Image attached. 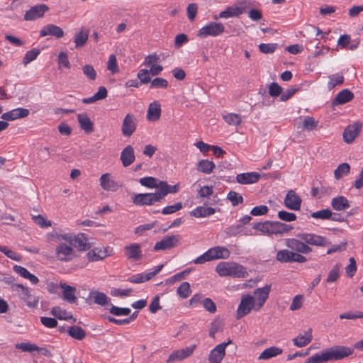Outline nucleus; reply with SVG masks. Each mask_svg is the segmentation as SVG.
Here are the masks:
<instances>
[{
	"label": "nucleus",
	"mask_w": 363,
	"mask_h": 363,
	"mask_svg": "<svg viewBox=\"0 0 363 363\" xmlns=\"http://www.w3.org/2000/svg\"><path fill=\"white\" fill-rule=\"evenodd\" d=\"M253 229L261 232L267 236H282L288 233L294 227L291 225L286 224L280 221L265 220L264 222L255 223L252 225Z\"/></svg>",
	"instance_id": "obj_1"
},
{
	"label": "nucleus",
	"mask_w": 363,
	"mask_h": 363,
	"mask_svg": "<svg viewBox=\"0 0 363 363\" xmlns=\"http://www.w3.org/2000/svg\"><path fill=\"white\" fill-rule=\"evenodd\" d=\"M216 272L220 277L245 278L248 276L246 268L237 262H220L216 267Z\"/></svg>",
	"instance_id": "obj_2"
},
{
	"label": "nucleus",
	"mask_w": 363,
	"mask_h": 363,
	"mask_svg": "<svg viewBox=\"0 0 363 363\" xmlns=\"http://www.w3.org/2000/svg\"><path fill=\"white\" fill-rule=\"evenodd\" d=\"M296 236L301 240L305 241L308 246L310 247L316 246L325 247L331 245L330 239L315 233H298Z\"/></svg>",
	"instance_id": "obj_3"
},
{
	"label": "nucleus",
	"mask_w": 363,
	"mask_h": 363,
	"mask_svg": "<svg viewBox=\"0 0 363 363\" xmlns=\"http://www.w3.org/2000/svg\"><path fill=\"white\" fill-rule=\"evenodd\" d=\"M224 32L225 27L222 23L211 21L199 30L197 36L201 38H206L208 36L216 37L222 35Z\"/></svg>",
	"instance_id": "obj_4"
},
{
	"label": "nucleus",
	"mask_w": 363,
	"mask_h": 363,
	"mask_svg": "<svg viewBox=\"0 0 363 363\" xmlns=\"http://www.w3.org/2000/svg\"><path fill=\"white\" fill-rule=\"evenodd\" d=\"M354 349L342 345H335L326 349L329 361L342 359L354 353Z\"/></svg>",
	"instance_id": "obj_5"
},
{
	"label": "nucleus",
	"mask_w": 363,
	"mask_h": 363,
	"mask_svg": "<svg viewBox=\"0 0 363 363\" xmlns=\"http://www.w3.org/2000/svg\"><path fill=\"white\" fill-rule=\"evenodd\" d=\"M132 200L136 206H150L161 201L158 190L154 193L136 194L133 196Z\"/></svg>",
	"instance_id": "obj_6"
},
{
	"label": "nucleus",
	"mask_w": 363,
	"mask_h": 363,
	"mask_svg": "<svg viewBox=\"0 0 363 363\" xmlns=\"http://www.w3.org/2000/svg\"><path fill=\"white\" fill-rule=\"evenodd\" d=\"M179 235H172L164 237L162 240L157 242L154 246L155 251L166 250L172 249L179 245L180 242Z\"/></svg>",
	"instance_id": "obj_7"
},
{
	"label": "nucleus",
	"mask_w": 363,
	"mask_h": 363,
	"mask_svg": "<svg viewBox=\"0 0 363 363\" xmlns=\"http://www.w3.org/2000/svg\"><path fill=\"white\" fill-rule=\"evenodd\" d=\"M255 307V299L250 295H244L237 310V318H241L250 313Z\"/></svg>",
	"instance_id": "obj_8"
},
{
	"label": "nucleus",
	"mask_w": 363,
	"mask_h": 363,
	"mask_svg": "<svg viewBox=\"0 0 363 363\" xmlns=\"http://www.w3.org/2000/svg\"><path fill=\"white\" fill-rule=\"evenodd\" d=\"M264 177L265 178L271 177L270 174H259L255 172H245L238 174L236 176V181L240 184H252L257 183L259 179Z\"/></svg>",
	"instance_id": "obj_9"
},
{
	"label": "nucleus",
	"mask_w": 363,
	"mask_h": 363,
	"mask_svg": "<svg viewBox=\"0 0 363 363\" xmlns=\"http://www.w3.org/2000/svg\"><path fill=\"white\" fill-rule=\"evenodd\" d=\"M286 246L291 251L302 254L311 253L313 250L311 247L308 246L305 241L298 238H289L286 240Z\"/></svg>",
	"instance_id": "obj_10"
},
{
	"label": "nucleus",
	"mask_w": 363,
	"mask_h": 363,
	"mask_svg": "<svg viewBox=\"0 0 363 363\" xmlns=\"http://www.w3.org/2000/svg\"><path fill=\"white\" fill-rule=\"evenodd\" d=\"M15 286L18 288L19 293L18 294L20 298L26 302L28 307L35 308L38 306L39 298L33 296L28 287L24 286L23 284Z\"/></svg>",
	"instance_id": "obj_11"
},
{
	"label": "nucleus",
	"mask_w": 363,
	"mask_h": 363,
	"mask_svg": "<svg viewBox=\"0 0 363 363\" xmlns=\"http://www.w3.org/2000/svg\"><path fill=\"white\" fill-rule=\"evenodd\" d=\"M232 343V340H229L226 342L216 346L208 355V360L210 363H220L225 355V347L227 345Z\"/></svg>",
	"instance_id": "obj_12"
},
{
	"label": "nucleus",
	"mask_w": 363,
	"mask_h": 363,
	"mask_svg": "<svg viewBox=\"0 0 363 363\" xmlns=\"http://www.w3.org/2000/svg\"><path fill=\"white\" fill-rule=\"evenodd\" d=\"M137 128V118L134 115L128 113L123 120L121 132L125 137L131 136Z\"/></svg>",
	"instance_id": "obj_13"
},
{
	"label": "nucleus",
	"mask_w": 363,
	"mask_h": 363,
	"mask_svg": "<svg viewBox=\"0 0 363 363\" xmlns=\"http://www.w3.org/2000/svg\"><path fill=\"white\" fill-rule=\"evenodd\" d=\"M302 200L301 197L292 189L289 190L284 200V206L294 211H298L301 208Z\"/></svg>",
	"instance_id": "obj_14"
},
{
	"label": "nucleus",
	"mask_w": 363,
	"mask_h": 363,
	"mask_svg": "<svg viewBox=\"0 0 363 363\" xmlns=\"http://www.w3.org/2000/svg\"><path fill=\"white\" fill-rule=\"evenodd\" d=\"M55 255L59 260L68 262L74 257V252L71 246L65 243H60L55 248Z\"/></svg>",
	"instance_id": "obj_15"
},
{
	"label": "nucleus",
	"mask_w": 363,
	"mask_h": 363,
	"mask_svg": "<svg viewBox=\"0 0 363 363\" xmlns=\"http://www.w3.org/2000/svg\"><path fill=\"white\" fill-rule=\"evenodd\" d=\"M49 10L46 4H38L30 7V9L24 14L25 21H34L44 16L45 13Z\"/></svg>",
	"instance_id": "obj_16"
},
{
	"label": "nucleus",
	"mask_w": 363,
	"mask_h": 363,
	"mask_svg": "<svg viewBox=\"0 0 363 363\" xmlns=\"http://www.w3.org/2000/svg\"><path fill=\"white\" fill-rule=\"evenodd\" d=\"M196 347V345H192L185 348L172 352L169 356L167 363H172L174 360H182L189 357L193 354Z\"/></svg>",
	"instance_id": "obj_17"
},
{
	"label": "nucleus",
	"mask_w": 363,
	"mask_h": 363,
	"mask_svg": "<svg viewBox=\"0 0 363 363\" xmlns=\"http://www.w3.org/2000/svg\"><path fill=\"white\" fill-rule=\"evenodd\" d=\"M361 130L362 124L360 123H354L352 125H348L342 134L344 141L347 144L352 143L359 135Z\"/></svg>",
	"instance_id": "obj_18"
},
{
	"label": "nucleus",
	"mask_w": 363,
	"mask_h": 363,
	"mask_svg": "<svg viewBox=\"0 0 363 363\" xmlns=\"http://www.w3.org/2000/svg\"><path fill=\"white\" fill-rule=\"evenodd\" d=\"M125 257L132 261L140 260L143 257L141 246L138 243H133L124 247Z\"/></svg>",
	"instance_id": "obj_19"
},
{
	"label": "nucleus",
	"mask_w": 363,
	"mask_h": 363,
	"mask_svg": "<svg viewBox=\"0 0 363 363\" xmlns=\"http://www.w3.org/2000/svg\"><path fill=\"white\" fill-rule=\"evenodd\" d=\"M69 243L70 245L77 248L79 251L89 250L91 246L88 240L84 233H79L77 235H72Z\"/></svg>",
	"instance_id": "obj_20"
},
{
	"label": "nucleus",
	"mask_w": 363,
	"mask_h": 363,
	"mask_svg": "<svg viewBox=\"0 0 363 363\" xmlns=\"http://www.w3.org/2000/svg\"><path fill=\"white\" fill-rule=\"evenodd\" d=\"M245 6H229L225 10L221 11L218 16H214V19L228 18L233 17H238L240 14L245 13Z\"/></svg>",
	"instance_id": "obj_21"
},
{
	"label": "nucleus",
	"mask_w": 363,
	"mask_h": 363,
	"mask_svg": "<svg viewBox=\"0 0 363 363\" xmlns=\"http://www.w3.org/2000/svg\"><path fill=\"white\" fill-rule=\"evenodd\" d=\"M60 287L62 290V299L69 303H76L77 298L75 295L77 289L66 283H60Z\"/></svg>",
	"instance_id": "obj_22"
},
{
	"label": "nucleus",
	"mask_w": 363,
	"mask_h": 363,
	"mask_svg": "<svg viewBox=\"0 0 363 363\" xmlns=\"http://www.w3.org/2000/svg\"><path fill=\"white\" fill-rule=\"evenodd\" d=\"M65 33L63 30L54 24H48L43 27L40 30V36L45 37L47 35L54 36L56 38H61L64 36Z\"/></svg>",
	"instance_id": "obj_23"
},
{
	"label": "nucleus",
	"mask_w": 363,
	"mask_h": 363,
	"mask_svg": "<svg viewBox=\"0 0 363 363\" xmlns=\"http://www.w3.org/2000/svg\"><path fill=\"white\" fill-rule=\"evenodd\" d=\"M354 94L348 89L341 90L332 101V106L342 105L351 101L354 99Z\"/></svg>",
	"instance_id": "obj_24"
},
{
	"label": "nucleus",
	"mask_w": 363,
	"mask_h": 363,
	"mask_svg": "<svg viewBox=\"0 0 363 363\" xmlns=\"http://www.w3.org/2000/svg\"><path fill=\"white\" fill-rule=\"evenodd\" d=\"M30 111L27 108H17L10 111L4 113L1 118L6 121H14L18 118H25L28 116Z\"/></svg>",
	"instance_id": "obj_25"
},
{
	"label": "nucleus",
	"mask_w": 363,
	"mask_h": 363,
	"mask_svg": "<svg viewBox=\"0 0 363 363\" xmlns=\"http://www.w3.org/2000/svg\"><path fill=\"white\" fill-rule=\"evenodd\" d=\"M135 157L134 149L130 145H127L121 153L120 160L123 167H127L133 163Z\"/></svg>",
	"instance_id": "obj_26"
},
{
	"label": "nucleus",
	"mask_w": 363,
	"mask_h": 363,
	"mask_svg": "<svg viewBox=\"0 0 363 363\" xmlns=\"http://www.w3.org/2000/svg\"><path fill=\"white\" fill-rule=\"evenodd\" d=\"M271 290V285H265L264 287L258 288L255 290L254 294L257 299V308L256 310L261 308L269 297Z\"/></svg>",
	"instance_id": "obj_27"
},
{
	"label": "nucleus",
	"mask_w": 363,
	"mask_h": 363,
	"mask_svg": "<svg viewBox=\"0 0 363 363\" xmlns=\"http://www.w3.org/2000/svg\"><path fill=\"white\" fill-rule=\"evenodd\" d=\"M87 258L90 262H96L104 259L108 256V252L106 248L104 247H94L89 250L86 254Z\"/></svg>",
	"instance_id": "obj_28"
},
{
	"label": "nucleus",
	"mask_w": 363,
	"mask_h": 363,
	"mask_svg": "<svg viewBox=\"0 0 363 363\" xmlns=\"http://www.w3.org/2000/svg\"><path fill=\"white\" fill-rule=\"evenodd\" d=\"M77 121L79 123L80 128L86 133L89 134L94 130V123L86 113L78 114Z\"/></svg>",
	"instance_id": "obj_29"
},
{
	"label": "nucleus",
	"mask_w": 363,
	"mask_h": 363,
	"mask_svg": "<svg viewBox=\"0 0 363 363\" xmlns=\"http://www.w3.org/2000/svg\"><path fill=\"white\" fill-rule=\"evenodd\" d=\"M50 314L55 318L59 320H72V323L76 322V318L70 312H67L65 309H62L60 306H54L50 311Z\"/></svg>",
	"instance_id": "obj_30"
},
{
	"label": "nucleus",
	"mask_w": 363,
	"mask_h": 363,
	"mask_svg": "<svg viewBox=\"0 0 363 363\" xmlns=\"http://www.w3.org/2000/svg\"><path fill=\"white\" fill-rule=\"evenodd\" d=\"M179 190V184H175L171 186L167 184L165 181H160L159 183V189L158 192L161 199V201L168 194H175L177 193Z\"/></svg>",
	"instance_id": "obj_31"
},
{
	"label": "nucleus",
	"mask_w": 363,
	"mask_h": 363,
	"mask_svg": "<svg viewBox=\"0 0 363 363\" xmlns=\"http://www.w3.org/2000/svg\"><path fill=\"white\" fill-rule=\"evenodd\" d=\"M212 260L218 259H228L230 252L225 247L216 246L208 250Z\"/></svg>",
	"instance_id": "obj_32"
},
{
	"label": "nucleus",
	"mask_w": 363,
	"mask_h": 363,
	"mask_svg": "<svg viewBox=\"0 0 363 363\" xmlns=\"http://www.w3.org/2000/svg\"><path fill=\"white\" fill-rule=\"evenodd\" d=\"M161 111L160 104L158 101H155L149 105L147 118L149 121H157L161 116Z\"/></svg>",
	"instance_id": "obj_33"
},
{
	"label": "nucleus",
	"mask_w": 363,
	"mask_h": 363,
	"mask_svg": "<svg viewBox=\"0 0 363 363\" xmlns=\"http://www.w3.org/2000/svg\"><path fill=\"white\" fill-rule=\"evenodd\" d=\"M99 180L101 186L106 191H116L118 188V184L111 178L108 173L102 174Z\"/></svg>",
	"instance_id": "obj_34"
},
{
	"label": "nucleus",
	"mask_w": 363,
	"mask_h": 363,
	"mask_svg": "<svg viewBox=\"0 0 363 363\" xmlns=\"http://www.w3.org/2000/svg\"><path fill=\"white\" fill-rule=\"evenodd\" d=\"M89 30L85 28H82L81 30L76 33L74 38L76 48H80L85 45L89 38Z\"/></svg>",
	"instance_id": "obj_35"
},
{
	"label": "nucleus",
	"mask_w": 363,
	"mask_h": 363,
	"mask_svg": "<svg viewBox=\"0 0 363 363\" xmlns=\"http://www.w3.org/2000/svg\"><path fill=\"white\" fill-rule=\"evenodd\" d=\"M216 213L212 207L198 206L190 212V215L195 218H204Z\"/></svg>",
	"instance_id": "obj_36"
},
{
	"label": "nucleus",
	"mask_w": 363,
	"mask_h": 363,
	"mask_svg": "<svg viewBox=\"0 0 363 363\" xmlns=\"http://www.w3.org/2000/svg\"><path fill=\"white\" fill-rule=\"evenodd\" d=\"M305 333V335H299L293 339V342L294 345L298 347H302L307 345L311 342L313 339L311 328H309L308 331H306Z\"/></svg>",
	"instance_id": "obj_37"
},
{
	"label": "nucleus",
	"mask_w": 363,
	"mask_h": 363,
	"mask_svg": "<svg viewBox=\"0 0 363 363\" xmlns=\"http://www.w3.org/2000/svg\"><path fill=\"white\" fill-rule=\"evenodd\" d=\"M331 206L336 211H344L350 208L348 200L343 196L333 198L331 201Z\"/></svg>",
	"instance_id": "obj_38"
},
{
	"label": "nucleus",
	"mask_w": 363,
	"mask_h": 363,
	"mask_svg": "<svg viewBox=\"0 0 363 363\" xmlns=\"http://www.w3.org/2000/svg\"><path fill=\"white\" fill-rule=\"evenodd\" d=\"M282 349L272 346L265 349L259 356V359H269L282 353Z\"/></svg>",
	"instance_id": "obj_39"
},
{
	"label": "nucleus",
	"mask_w": 363,
	"mask_h": 363,
	"mask_svg": "<svg viewBox=\"0 0 363 363\" xmlns=\"http://www.w3.org/2000/svg\"><path fill=\"white\" fill-rule=\"evenodd\" d=\"M216 167L213 162L208 160H201L197 164V170L204 174H211Z\"/></svg>",
	"instance_id": "obj_40"
},
{
	"label": "nucleus",
	"mask_w": 363,
	"mask_h": 363,
	"mask_svg": "<svg viewBox=\"0 0 363 363\" xmlns=\"http://www.w3.org/2000/svg\"><path fill=\"white\" fill-rule=\"evenodd\" d=\"M293 251L284 249L278 250L276 255V259L281 263H292Z\"/></svg>",
	"instance_id": "obj_41"
},
{
	"label": "nucleus",
	"mask_w": 363,
	"mask_h": 363,
	"mask_svg": "<svg viewBox=\"0 0 363 363\" xmlns=\"http://www.w3.org/2000/svg\"><path fill=\"white\" fill-rule=\"evenodd\" d=\"M68 335L74 339L82 340L86 337L85 330L77 325H72L67 330Z\"/></svg>",
	"instance_id": "obj_42"
},
{
	"label": "nucleus",
	"mask_w": 363,
	"mask_h": 363,
	"mask_svg": "<svg viewBox=\"0 0 363 363\" xmlns=\"http://www.w3.org/2000/svg\"><path fill=\"white\" fill-rule=\"evenodd\" d=\"M328 361L327 351L325 350L308 358L305 363H324Z\"/></svg>",
	"instance_id": "obj_43"
},
{
	"label": "nucleus",
	"mask_w": 363,
	"mask_h": 363,
	"mask_svg": "<svg viewBox=\"0 0 363 363\" xmlns=\"http://www.w3.org/2000/svg\"><path fill=\"white\" fill-rule=\"evenodd\" d=\"M350 172V166L347 162H343L339 164L334 172V177L337 180H339L344 176L349 174Z\"/></svg>",
	"instance_id": "obj_44"
},
{
	"label": "nucleus",
	"mask_w": 363,
	"mask_h": 363,
	"mask_svg": "<svg viewBox=\"0 0 363 363\" xmlns=\"http://www.w3.org/2000/svg\"><path fill=\"white\" fill-rule=\"evenodd\" d=\"M344 83V77L342 74L337 73L329 77L328 88L331 90L336 86L342 85Z\"/></svg>",
	"instance_id": "obj_45"
},
{
	"label": "nucleus",
	"mask_w": 363,
	"mask_h": 363,
	"mask_svg": "<svg viewBox=\"0 0 363 363\" xmlns=\"http://www.w3.org/2000/svg\"><path fill=\"white\" fill-rule=\"evenodd\" d=\"M40 50L38 48H33L28 51L26 52L25 54L22 62L23 64L26 66L28 64L31 62L32 61L35 60L37 57L40 55Z\"/></svg>",
	"instance_id": "obj_46"
},
{
	"label": "nucleus",
	"mask_w": 363,
	"mask_h": 363,
	"mask_svg": "<svg viewBox=\"0 0 363 363\" xmlns=\"http://www.w3.org/2000/svg\"><path fill=\"white\" fill-rule=\"evenodd\" d=\"M227 199H228L233 206L243 203V197L238 192L230 191L227 194Z\"/></svg>",
	"instance_id": "obj_47"
},
{
	"label": "nucleus",
	"mask_w": 363,
	"mask_h": 363,
	"mask_svg": "<svg viewBox=\"0 0 363 363\" xmlns=\"http://www.w3.org/2000/svg\"><path fill=\"white\" fill-rule=\"evenodd\" d=\"M94 301L95 303L100 305V306H104L106 305L110 306V303H111L110 299L106 296V294H105L103 292H99V291L95 292V295L94 296Z\"/></svg>",
	"instance_id": "obj_48"
},
{
	"label": "nucleus",
	"mask_w": 363,
	"mask_h": 363,
	"mask_svg": "<svg viewBox=\"0 0 363 363\" xmlns=\"http://www.w3.org/2000/svg\"><path fill=\"white\" fill-rule=\"evenodd\" d=\"M224 121L230 125H238L241 123V117L239 114L237 113H228L227 115L223 116Z\"/></svg>",
	"instance_id": "obj_49"
},
{
	"label": "nucleus",
	"mask_w": 363,
	"mask_h": 363,
	"mask_svg": "<svg viewBox=\"0 0 363 363\" xmlns=\"http://www.w3.org/2000/svg\"><path fill=\"white\" fill-rule=\"evenodd\" d=\"M111 308H109V312L116 316L120 315H130L131 311L129 308H120L118 306H113L111 303H110Z\"/></svg>",
	"instance_id": "obj_50"
},
{
	"label": "nucleus",
	"mask_w": 363,
	"mask_h": 363,
	"mask_svg": "<svg viewBox=\"0 0 363 363\" xmlns=\"http://www.w3.org/2000/svg\"><path fill=\"white\" fill-rule=\"evenodd\" d=\"M191 291L190 289V284L189 282L185 281L183 282L178 288H177V294L182 298H186L191 294Z\"/></svg>",
	"instance_id": "obj_51"
},
{
	"label": "nucleus",
	"mask_w": 363,
	"mask_h": 363,
	"mask_svg": "<svg viewBox=\"0 0 363 363\" xmlns=\"http://www.w3.org/2000/svg\"><path fill=\"white\" fill-rule=\"evenodd\" d=\"M332 211L329 208L322 209L318 211L313 212L311 216L313 218H319L323 220H328L331 218Z\"/></svg>",
	"instance_id": "obj_52"
},
{
	"label": "nucleus",
	"mask_w": 363,
	"mask_h": 363,
	"mask_svg": "<svg viewBox=\"0 0 363 363\" xmlns=\"http://www.w3.org/2000/svg\"><path fill=\"white\" fill-rule=\"evenodd\" d=\"M168 86L167 80L162 77H156L150 82V88L167 89Z\"/></svg>",
	"instance_id": "obj_53"
},
{
	"label": "nucleus",
	"mask_w": 363,
	"mask_h": 363,
	"mask_svg": "<svg viewBox=\"0 0 363 363\" xmlns=\"http://www.w3.org/2000/svg\"><path fill=\"white\" fill-rule=\"evenodd\" d=\"M139 182L142 186L147 188H159V184H157V179L152 177H143L140 179Z\"/></svg>",
	"instance_id": "obj_54"
},
{
	"label": "nucleus",
	"mask_w": 363,
	"mask_h": 363,
	"mask_svg": "<svg viewBox=\"0 0 363 363\" xmlns=\"http://www.w3.org/2000/svg\"><path fill=\"white\" fill-rule=\"evenodd\" d=\"M258 47L261 52L264 54H269L275 52L278 45L277 43H261Z\"/></svg>",
	"instance_id": "obj_55"
},
{
	"label": "nucleus",
	"mask_w": 363,
	"mask_h": 363,
	"mask_svg": "<svg viewBox=\"0 0 363 363\" xmlns=\"http://www.w3.org/2000/svg\"><path fill=\"white\" fill-rule=\"evenodd\" d=\"M317 125L318 121H315L313 117L306 116L303 121L302 128L304 130L310 131L314 130Z\"/></svg>",
	"instance_id": "obj_56"
},
{
	"label": "nucleus",
	"mask_w": 363,
	"mask_h": 363,
	"mask_svg": "<svg viewBox=\"0 0 363 363\" xmlns=\"http://www.w3.org/2000/svg\"><path fill=\"white\" fill-rule=\"evenodd\" d=\"M84 74L90 80L96 79L97 74L94 67L91 65H85L82 67Z\"/></svg>",
	"instance_id": "obj_57"
},
{
	"label": "nucleus",
	"mask_w": 363,
	"mask_h": 363,
	"mask_svg": "<svg viewBox=\"0 0 363 363\" xmlns=\"http://www.w3.org/2000/svg\"><path fill=\"white\" fill-rule=\"evenodd\" d=\"M15 347L17 349L21 350L23 352H33L38 349V346L35 344L30 343V342H21L17 343L15 345Z\"/></svg>",
	"instance_id": "obj_58"
},
{
	"label": "nucleus",
	"mask_w": 363,
	"mask_h": 363,
	"mask_svg": "<svg viewBox=\"0 0 363 363\" xmlns=\"http://www.w3.org/2000/svg\"><path fill=\"white\" fill-rule=\"evenodd\" d=\"M107 69L110 70L112 74H116L119 71L117 59L116 55L113 54L111 55L108 57Z\"/></svg>",
	"instance_id": "obj_59"
},
{
	"label": "nucleus",
	"mask_w": 363,
	"mask_h": 363,
	"mask_svg": "<svg viewBox=\"0 0 363 363\" xmlns=\"http://www.w3.org/2000/svg\"><path fill=\"white\" fill-rule=\"evenodd\" d=\"M0 252H3L6 256L13 260H21V255L18 253L9 249L6 246H0Z\"/></svg>",
	"instance_id": "obj_60"
},
{
	"label": "nucleus",
	"mask_w": 363,
	"mask_h": 363,
	"mask_svg": "<svg viewBox=\"0 0 363 363\" xmlns=\"http://www.w3.org/2000/svg\"><path fill=\"white\" fill-rule=\"evenodd\" d=\"M201 304L203 308L211 313H216L217 308L215 303L210 298H204L201 301Z\"/></svg>",
	"instance_id": "obj_61"
},
{
	"label": "nucleus",
	"mask_w": 363,
	"mask_h": 363,
	"mask_svg": "<svg viewBox=\"0 0 363 363\" xmlns=\"http://www.w3.org/2000/svg\"><path fill=\"white\" fill-rule=\"evenodd\" d=\"M278 218L285 222H292L296 219V216L294 213L286 211H279L277 213Z\"/></svg>",
	"instance_id": "obj_62"
},
{
	"label": "nucleus",
	"mask_w": 363,
	"mask_h": 363,
	"mask_svg": "<svg viewBox=\"0 0 363 363\" xmlns=\"http://www.w3.org/2000/svg\"><path fill=\"white\" fill-rule=\"evenodd\" d=\"M150 279V278L147 274H137L130 277L128 281L131 283L140 284L149 281Z\"/></svg>",
	"instance_id": "obj_63"
},
{
	"label": "nucleus",
	"mask_w": 363,
	"mask_h": 363,
	"mask_svg": "<svg viewBox=\"0 0 363 363\" xmlns=\"http://www.w3.org/2000/svg\"><path fill=\"white\" fill-rule=\"evenodd\" d=\"M150 73V71L146 69H142L138 72L137 77L140 83L146 84L151 82Z\"/></svg>",
	"instance_id": "obj_64"
}]
</instances>
